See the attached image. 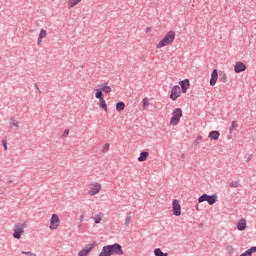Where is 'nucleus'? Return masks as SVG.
Wrapping results in <instances>:
<instances>
[{
  "label": "nucleus",
  "mask_w": 256,
  "mask_h": 256,
  "mask_svg": "<svg viewBox=\"0 0 256 256\" xmlns=\"http://www.w3.org/2000/svg\"><path fill=\"white\" fill-rule=\"evenodd\" d=\"M10 121H11V123H10L11 127H16L17 129H19V122H17V121L15 120L14 116H12V117L10 118Z\"/></svg>",
  "instance_id": "a878e982"
},
{
  "label": "nucleus",
  "mask_w": 256,
  "mask_h": 256,
  "mask_svg": "<svg viewBox=\"0 0 256 256\" xmlns=\"http://www.w3.org/2000/svg\"><path fill=\"white\" fill-rule=\"evenodd\" d=\"M96 99H103V90L102 89H96V94H95Z\"/></svg>",
  "instance_id": "393cba45"
},
{
  "label": "nucleus",
  "mask_w": 256,
  "mask_h": 256,
  "mask_svg": "<svg viewBox=\"0 0 256 256\" xmlns=\"http://www.w3.org/2000/svg\"><path fill=\"white\" fill-rule=\"evenodd\" d=\"M147 157H149V152H147V151H142V152L140 153V156L138 157V161H139L140 163H143V161H147Z\"/></svg>",
  "instance_id": "dca6fc26"
},
{
  "label": "nucleus",
  "mask_w": 256,
  "mask_h": 256,
  "mask_svg": "<svg viewBox=\"0 0 256 256\" xmlns=\"http://www.w3.org/2000/svg\"><path fill=\"white\" fill-rule=\"evenodd\" d=\"M250 255H253V253H256V246H252L250 249L247 250Z\"/></svg>",
  "instance_id": "7c9ffc66"
},
{
  "label": "nucleus",
  "mask_w": 256,
  "mask_h": 256,
  "mask_svg": "<svg viewBox=\"0 0 256 256\" xmlns=\"http://www.w3.org/2000/svg\"><path fill=\"white\" fill-rule=\"evenodd\" d=\"M79 3H81V0H69L68 9H72V7L79 5Z\"/></svg>",
  "instance_id": "a211bd4d"
},
{
  "label": "nucleus",
  "mask_w": 256,
  "mask_h": 256,
  "mask_svg": "<svg viewBox=\"0 0 256 256\" xmlns=\"http://www.w3.org/2000/svg\"><path fill=\"white\" fill-rule=\"evenodd\" d=\"M196 209H199V205L196 206Z\"/></svg>",
  "instance_id": "37998d69"
},
{
  "label": "nucleus",
  "mask_w": 256,
  "mask_h": 256,
  "mask_svg": "<svg viewBox=\"0 0 256 256\" xmlns=\"http://www.w3.org/2000/svg\"><path fill=\"white\" fill-rule=\"evenodd\" d=\"M199 141H203V137L202 136H198L195 140L196 145H199Z\"/></svg>",
  "instance_id": "f704fd0d"
},
{
  "label": "nucleus",
  "mask_w": 256,
  "mask_h": 256,
  "mask_svg": "<svg viewBox=\"0 0 256 256\" xmlns=\"http://www.w3.org/2000/svg\"><path fill=\"white\" fill-rule=\"evenodd\" d=\"M67 135H69V129L64 130L62 137H67Z\"/></svg>",
  "instance_id": "e433bc0d"
},
{
  "label": "nucleus",
  "mask_w": 256,
  "mask_h": 256,
  "mask_svg": "<svg viewBox=\"0 0 256 256\" xmlns=\"http://www.w3.org/2000/svg\"><path fill=\"white\" fill-rule=\"evenodd\" d=\"M22 253V255H29V256H37V254H35V253H33V252H27V251H22L21 252Z\"/></svg>",
  "instance_id": "473e14b6"
},
{
  "label": "nucleus",
  "mask_w": 256,
  "mask_h": 256,
  "mask_svg": "<svg viewBox=\"0 0 256 256\" xmlns=\"http://www.w3.org/2000/svg\"><path fill=\"white\" fill-rule=\"evenodd\" d=\"M208 137L211 139V141H217L219 137H221V133H219L217 130H213L209 133Z\"/></svg>",
  "instance_id": "4468645a"
},
{
  "label": "nucleus",
  "mask_w": 256,
  "mask_h": 256,
  "mask_svg": "<svg viewBox=\"0 0 256 256\" xmlns=\"http://www.w3.org/2000/svg\"><path fill=\"white\" fill-rule=\"evenodd\" d=\"M123 247L119 243H114L112 245H106L102 248L99 256H111V255H124Z\"/></svg>",
  "instance_id": "f257e3e1"
},
{
  "label": "nucleus",
  "mask_w": 256,
  "mask_h": 256,
  "mask_svg": "<svg viewBox=\"0 0 256 256\" xmlns=\"http://www.w3.org/2000/svg\"><path fill=\"white\" fill-rule=\"evenodd\" d=\"M238 231H245L247 229V221L245 219H240L237 223Z\"/></svg>",
  "instance_id": "2eb2a0df"
},
{
  "label": "nucleus",
  "mask_w": 256,
  "mask_h": 256,
  "mask_svg": "<svg viewBox=\"0 0 256 256\" xmlns=\"http://www.w3.org/2000/svg\"><path fill=\"white\" fill-rule=\"evenodd\" d=\"M25 229H27V223H17L14 225V233L13 237L14 239H21V235L25 233Z\"/></svg>",
  "instance_id": "7ed1b4c3"
},
{
  "label": "nucleus",
  "mask_w": 256,
  "mask_h": 256,
  "mask_svg": "<svg viewBox=\"0 0 256 256\" xmlns=\"http://www.w3.org/2000/svg\"><path fill=\"white\" fill-rule=\"evenodd\" d=\"M2 145L4 147V151H7V140H3Z\"/></svg>",
  "instance_id": "c9c22d12"
},
{
  "label": "nucleus",
  "mask_w": 256,
  "mask_h": 256,
  "mask_svg": "<svg viewBox=\"0 0 256 256\" xmlns=\"http://www.w3.org/2000/svg\"><path fill=\"white\" fill-rule=\"evenodd\" d=\"M84 217H85V215H83V214L80 216V223H83Z\"/></svg>",
  "instance_id": "ea45409f"
},
{
  "label": "nucleus",
  "mask_w": 256,
  "mask_h": 256,
  "mask_svg": "<svg viewBox=\"0 0 256 256\" xmlns=\"http://www.w3.org/2000/svg\"><path fill=\"white\" fill-rule=\"evenodd\" d=\"M125 109V102H118L116 104V111H118V113H121V111H124Z\"/></svg>",
  "instance_id": "6ab92c4d"
},
{
  "label": "nucleus",
  "mask_w": 256,
  "mask_h": 256,
  "mask_svg": "<svg viewBox=\"0 0 256 256\" xmlns=\"http://www.w3.org/2000/svg\"><path fill=\"white\" fill-rule=\"evenodd\" d=\"M217 79H219V72H217V69H214L211 74V79H210V86L215 87L217 83Z\"/></svg>",
  "instance_id": "f8f14e48"
},
{
  "label": "nucleus",
  "mask_w": 256,
  "mask_h": 256,
  "mask_svg": "<svg viewBox=\"0 0 256 256\" xmlns=\"http://www.w3.org/2000/svg\"><path fill=\"white\" fill-rule=\"evenodd\" d=\"M218 77L221 83H227V74L224 71H220Z\"/></svg>",
  "instance_id": "f3484780"
},
{
  "label": "nucleus",
  "mask_w": 256,
  "mask_h": 256,
  "mask_svg": "<svg viewBox=\"0 0 256 256\" xmlns=\"http://www.w3.org/2000/svg\"><path fill=\"white\" fill-rule=\"evenodd\" d=\"M251 159H253V154H250L249 157L247 158V163H249V161H251Z\"/></svg>",
  "instance_id": "4c0bfd02"
},
{
  "label": "nucleus",
  "mask_w": 256,
  "mask_h": 256,
  "mask_svg": "<svg viewBox=\"0 0 256 256\" xmlns=\"http://www.w3.org/2000/svg\"><path fill=\"white\" fill-rule=\"evenodd\" d=\"M189 79H184L180 81V87H181V92L182 93H187V89H189Z\"/></svg>",
  "instance_id": "ddd939ff"
},
{
  "label": "nucleus",
  "mask_w": 256,
  "mask_h": 256,
  "mask_svg": "<svg viewBox=\"0 0 256 256\" xmlns=\"http://www.w3.org/2000/svg\"><path fill=\"white\" fill-rule=\"evenodd\" d=\"M181 157H182V159H184L185 158V154H182Z\"/></svg>",
  "instance_id": "79ce46f5"
},
{
  "label": "nucleus",
  "mask_w": 256,
  "mask_h": 256,
  "mask_svg": "<svg viewBox=\"0 0 256 256\" xmlns=\"http://www.w3.org/2000/svg\"><path fill=\"white\" fill-rule=\"evenodd\" d=\"M99 107L100 109H103L104 111L107 112V102H105L104 98L100 99Z\"/></svg>",
  "instance_id": "4be33fe9"
},
{
  "label": "nucleus",
  "mask_w": 256,
  "mask_h": 256,
  "mask_svg": "<svg viewBox=\"0 0 256 256\" xmlns=\"http://www.w3.org/2000/svg\"><path fill=\"white\" fill-rule=\"evenodd\" d=\"M36 89L38 90L39 93H41V89H39V86L35 84Z\"/></svg>",
  "instance_id": "a19ab883"
},
{
  "label": "nucleus",
  "mask_w": 256,
  "mask_h": 256,
  "mask_svg": "<svg viewBox=\"0 0 256 256\" xmlns=\"http://www.w3.org/2000/svg\"><path fill=\"white\" fill-rule=\"evenodd\" d=\"M217 195L213 194V195H208V194H202L199 198H198V203H203L204 201H207L208 205H215V203H217Z\"/></svg>",
  "instance_id": "20e7f679"
},
{
  "label": "nucleus",
  "mask_w": 256,
  "mask_h": 256,
  "mask_svg": "<svg viewBox=\"0 0 256 256\" xmlns=\"http://www.w3.org/2000/svg\"><path fill=\"white\" fill-rule=\"evenodd\" d=\"M97 247V242H93L91 244H87L79 253L77 256H88L93 249Z\"/></svg>",
  "instance_id": "423d86ee"
},
{
  "label": "nucleus",
  "mask_w": 256,
  "mask_h": 256,
  "mask_svg": "<svg viewBox=\"0 0 256 256\" xmlns=\"http://www.w3.org/2000/svg\"><path fill=\"white\" fill-rule=\"evenodd\" d=\"M154 255L155 256H169L168 253H164L163 251H161V248H156L154 250Z\"/></svg>",
  "instance_id": "412c9836"
},
{
  "label": "nucleus",
  "mask_w": 256,
  "mask_h": 256,
  "mask_svg": "<svg viewBox=\"0 0 256 256\" xmlns=\"http://www.w3.org/2000/svg\"><path fill=\"white\" fill-rule=\"evenodd\" d=\"M101 191V184L91 183L88 186V195H97Z\"/></svg>",
  "instance_id": "1a4fd4ad"
},
{
  "label": "nucleus",
  "mask_w": 256,
  "mask_h": 256,
  "mask_svg": "<svg viewBox=\"0 0 256 256\" xmlns=\"http://www.w3.org/2000/svg\"><path fill=\"white\" fill-rule=\"evenodd\" d=\"M175 41V31H169L165 37L157 44V49H161L162 47H167V45L173 43Z\"/></svg>",
  "instance_id": "f03ea898"
},
{
  "label": "nucleus",
  "mask_w": 256,
  "mask_h": 256,
  "mask_svg": "<svg viewBox=\"0 0 256 256\" xmlns=\"http://www.w3.org/2000/svg\"><path fill=\"white\" fill-rule=\"evenodd\" d=\"M42 41H43V38H41V37L39 36V37H38V42H37V44L40 45V43H42Z\"/></svg>",
  "instance_id": "58836bf2"
},
{
  "label": "nucleus",
  "mask_w": 256,
  "mask_h": 256,
  "mask_svg": "<svg viewBox=\"0 0 256 256\" xmlns=\"http://www.w3.org/2000/svg\"><path fill=\"white\" fill-rule=\"evenodd\" d=\"M181 117H183V110L181 108L174 109L170 119V125H177L181 121Z\"/></svg>",
  "instance_id": "39448f33"
},
{
  "label": "nucleus",
  "mask_w": 256,
  "mask_h": 256,
  "mask_svg": "<svg viewBox=\"0 0 256 256\" xmlns=\"http://www.w3.org/2000/svg\"><path fill=\"white\" fill-rule=\"evenodd\" d=\"M226 251L231 255V253H233V251H235V249L233 248V246L228 245V246L226 247Z\"/></svg>",
  "instance_id": "c756f323"
},
{
  "label": "nucleus",
  "mask_w": 256,
  "mask_h": 256,
  "mask_svg": "<svg viewBox=\"0 0 256 256\" xmlns=\"http://www.w3.org/2000/svg\"><path fill=\"white\" fill-rule=\"evenodd\" d=\"M143 107H149V98H144L143 99Z\"/></svg>",
  "instance_id": "2f4dec72"
},
{
  "label": "nucleus",
  "mask_w": 256,
  "mask_h": 256,
  "mask_svg": "<svg viewBox=\"0 0 256 256\" xmlns=\"http://www.w3.org/2000/svg\"><path fill=\"white\" fill-rule=\"evenodd\" d=\"M229 186L231 187V189H237L239 187H241V183H239V181H232Z\"/></svg>",
  "instance_id": "b1692460"
},
{
  "label": "nucleus",
  "mask_w": 256,
  "mask_h": 256,
  "mask_svg": "<svg viewBox=\"0 0 256 256\" xmlns=\"http://www.w3.org/2000/svg\"><path fill=\"white\" fill-rule=\"evenodd\" d=\"M127 215L128 216L125 219L124 225L126 227H129V225H131V221L133 220V217H131V212H128Z\"/></svg>",
  "instance_id": "aec40b11"
},
{
  "label": "nucleus",
  "mask_w": 256,
  "mask_h": 256,
  "mask_svg": "<svg viewBox=\"0 0 256 256\" xmlns=\"http://www.w3.org/2000/svg\"><path fill=\"white\" fill-rule=\"evenodd\" d=\"M234 71L235 73H243V71H247V65L243 62H236Z\"/></svg>",
  "instance_id": "9b49d317"
},
{
  "label": "nucleus",
  "mask_w": 256,
  "mask_h": 256,
  "mask_svg": "<svg viewBox=\"0 0 256 256\" xmlns=\"http://www.w3.org/2000/svg\"><path fill=\"white\" fill-rule=\"evenodd\" d=\"M59 223H61V219H59V215L53 214L50 219L49 229L51 231H55V229H57V227H59Z\"/></svg>",
  "instance_id": "0eeeda50"
},
{
  "label": "nucleus",
  "mask_w": 256,
  "mask_h": 256,
  "mask_svg": "<svg viewBox=\"0 0 256 256\" xmlns=\"http://www.w3.org/2000/svg\"><path fill=\"white\" fill-rule=\"evenodd\" d=\"M172 211L175 217H179L181 215V205L179 204V200H173Z\"/></svg>",
  "instance_id": "9d476101"
},
{
  "label": "nucleus",
  "mask_w": 256,
  "mask_h": 256,
  "mask_svg": "<svg viewBox=\"0 0 256 256\" xmlns=\"http://www.w3.org/2000/svg\"><path fill=\"white\" fill-rule=\"evenodd\" d=\"M101 214H98L96 215L94 218H93V221L96 223V224H99L101 223Z\"/></svg>",
  "instance_id": "c85d7f7f"
},
{
  "label": "nucleus",
  "mask_w": 256,
  "mask_h": 256,
  "mask_svg": "<svg viewBox=\"0 0 256 256\" xmlns=\"http://www.w3.org/2000/svg\"><path fill=\"white\" fill-rule=\"evenodd\" d=\"M100 88L102 89L103 93H111V86H107L105 84L100 85Z\"/></svg>",
  "instance_id": "5701e85b"
},
{
  "label": "nucleus",
  "mask_w": 256,
  "mask_h": 256,
  "mask_svg": "<svg viewBox=\"0 0 256 256\" xmlns=\"http://www.w3.org/2000/svg\"><path fill=\"white\" fill-rule=\"evenodd\" d=\"M179 97H181V87L175 85L171 89L170 99H172V101H177Z\"/></svg>",
  "instance_id": "6e6552de"
},
{
  "label": "nucleus",
  "mask_w": 256,
  "mask_h": 256,
  "mask_svg": "<svg viewBox=\"0 0 256 256\" xmlns=\"http://www.w3.org/2000/svg\"><path fill=\"white\" fill-rule=\"evenodd\" d=\"M235 127H239V125H237V121H232V125L231 127L229 128V133H233V129Z\"/></svg>",
  "instance_id": "cd10ccee"
},
{
  "label": "nucleus",
  "mask_w": 256,
  "mask_h": 256,
  "mask_svg": "<svg viewBox=\"0 0 256 256\" xmlns=\"http://www.w3.org/2000/svg\"><path fill=\"white\" fill-rule=\"evenodd\" d=\"M106 151H109V143L104 144V146L102 148L103 153H106Z\"/></svg>",
  "instance_id": "72a5a7b5"
},
{
  "label": "nucleus",
  "mask_w": 256,
  "mask_h": 256,
  "mask_svg": "<svg viewBox=\"0 0 256 256\" xmlns=\"http://www.w3.org/2000/svg\"><path fill=\"white\" fill-rule=\"evenodd\" d=\"M40 39H45L47 37V31L45 29H42L39 34Z\"/></svg>",
  "instance_id": "bb28decb"
}]
</instances>
